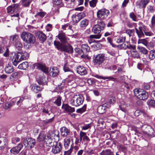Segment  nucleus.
Returning <instances> with one entry per match:
<instances>
[{"instance_id":"nucleus-1","label":"nucleus","mask_w":155,"mask_h":155,"mask_svg":"<svg viewBox=\"0 0 155 155\" xmlns=\"http://www.w3.org/2000/svg\"><path fill=\"white\" fill-rule=\"evenodd\" d=\"M54 44L58 50L69 53H72L73 52V48L68 43L62 44L58 41H55L54 42Z\"/></svg>"},{"instance_id":"nucleus-2","label":"nucleus","mask_w":155,"mask_h":155,"mask_svg":"<svg viewBox=\"0 0 155 155\" xmlns=\"http://www.w3.org/2000/svg\"><path fill=\"white\" fill-rule=\"evenodd\" d=\"M28 57L29 54L27 52H18L14 54L12 60L13 65L16 66L18 63L22 61L26 60Z\"/></svg>"},{"instance_id":"nucleus-3","label":"nucleus","mask_w":155,"mask_h":155,"mask_svg":"<svg viewBox=\"0 0 155 155\" xmlns=\"http://www.w3.org/2000/svg\"><path fill=\"white\" fill-rule=\"evenodd\" d=\"M21 37L24 41L28 44H34L36 41V38L34 35L29 32H23Z\"/></svg>"},{"instance_id":"nucleus-4","label":"nucleus","mask_w":155,"mask_h":155,"mask_svg":"<svg viewBox=\"0 0 155 155\" xmlns=\"http://www.w3.org/2000/svg\"><path fill=\"white\" fill-rule=\"evenodd\" d=\"M84 100V98L82 95H75L71 99L70 104L72 106H78L83 103Z\"/></svg>"},{"instance_id":"nucleus-5","label":"nucleus","mask_w":155,"mask_h":155,"mask_svg":"<svg viewBox=\"0 0 155 155\" xmlns=\"http://www.w3.org/2000/svg\"><path fill=\"white\" fill-rule=\"evenodd\" d=\"M134 95L140 100L146 99L148 97L147 93L142 89H136L134 90Z\"/></svg>"},{"instance_id":"nucleus-6","label":"nucleus","mask_w":155,"mask_h":155,"mask_svg":"<svg viewBox=\"0 0 155 155\" xmlns=\"http://www.w3.org/2000/svg\"><path fill=\"white\" fill-rule=\"evenodd\" d=\"M108 10L105 8L99 10L97 13V17L100 20H103L107 17L109 14Z\"/></svg>"},{"instance_id":"nucleus-7","label":"nucleus","mask_w":155,"mask_h":155,"mask_svg":"<svg viewBox=\"0 0 155 155\" xmlns=\"http://www.w3.org/2000/svg\"><path fill=\"white\" fill-rule=\"evenodd\" d=\"M105 60V55L104 54H99L94 57L93 61L95 65L101 64Z\"/></svg>"},{"instance_id":"nucleus-8","label":"nucleus","mask_w":155,"mask_h":155,"mask_svg":"<svg viewBox=\"0 0 155 155\" xmlns=\"http://www.w3.org/2000/svg\"><path fill=\"white\" fill-rule=\"evenodd\" d=\"M23 143L26 147L31 149L35 145V140L32 138L28 137L24 140Z\"/></svg>"},{"instance_id":"nucleus-9","label":"nucleus","mask_w":155,"mask_h":155,"mask_svg":"<svg viewBox=\"0 0 155 155\" xmlns=\"http://www.w3.org/2000/svg\"><path fill=\"white\" fill-rule=\"evenodd\" d=\"M56 37H58L61 43L62 44L68 43L69 40L68 38L66 36L65 33L63 32L59 33Z\"/></svg>"},{"instance_id":"nucleus-10","label":"nucleus","mask_w":155,"mask_h":155,"mask_svg":"<svg viewBox=\"0 0 155 155\" xmlns=\"http://www.w3.org/2000/svg\"><path fill=\"white\" fill-rule=\"evenodd\" d=\"M34 67H36V68L41 70L45 73L47 74L48 72V68H47L44 64L40 63H36L33 64Z\"/></svg>"},{"instance_id":"nucleus-11","label":"nucleus","mask_w":155,"mask_h":155,"mask_svg":"<svg viewBox=\"0 0 155 155\" xmlns=\"http://www.w3.org/2000/svg\"><path fill=\"white\" fill-rule=\"evenodd\" d=\"M148 0H140L137 1L136 3V5L139 8L144 9L147 5L150 2Z\"/></svg>"},{"instance_id":"nucleus-12","label":"nucleus","mask_w":155,"mask_h":155,"mask_svg":"<svg viewBox=\"0 0 155 155\" xmlns=\"http://www.w3.org/2000/svg\"><path fill=\"white\" fill-rule=\"evenodd\" d=\"M85 16L84 13L82 12L74 15L72 17L73 21L74 23H77Z\"/></svg>"},{"instance_id":"nucleus-13","label":"nucleus","mask_w":155,"mask_h":155,"mask_svg":"<svg viewBox=\"0 0 155 155\" xmlns=\"http://www.w3.org/2000/svg\"><path fill=\"white\" fill-rule=\"evenodd\" d=\"M81 50L83 52V54L81 56L82 58H84L87 56V53L90 50V48L86 44L82 45L81 46Z\"/></svg>"},{"instance_id":"nucleus-14","label":"nucleus","mask_w":155,"mask_h":155,"mask_svg":"<svg viewBox=\"0 0 155 155\" xmlns=\"http://www.w3.org/2000/svg\"><path fill=\"white\" fill-rule=\"evenodd\" d=\"M30 87L31 90L36 93L41 91L43 89L42 86H41L39 84L37 85L36 84H31Z\"/></svg>"},{"instance_id":"nucleus-15","label":"nucleus","mask_w":155,"mask_h":155,"mask_svg":"<svg viewBox=\"0 0 155 155\" xmlns=\"http://www.w3.org/2000/svg\"><path fill=\"white\" fill-rule=\"evenodd\" d=\"M36 35L40 41L42 42L46 41L47 37L46 35L41 31H38L36 33Z\"/></svg>"},{"instance_id":"nucleus-16","label":"nucleus","mask_w":155,"mask_h":155,"mask_svg":"<svg viewBox=\"0 0 155 155\" xmlns=\"http://www.w3.org/2000/svg\"><path fill=\"white\" fill-rule=\"evenodd\" d=\"M110 107V105L105 103L103 105L100 106L97 108V112L100 114H102L104 113L106 111V108H109Z\"/></svg>"},{"instance_id":"nucleus-17","label":"nucleus","mask_w":155,"mask_h":155,"mask_svg":"<svg viewBox=\"0 0 155 155\" xmlns=\"http://www.w3.org/2000/svg\"><path fill=\"white\" fill-rule=\"evenodd\" d=\"M144 29H145L144 27L140 26L138 28V29L135 28L136 33L137 34L138 37L139 38H143L144 37L145 35L144 32Z\"/></svg>"},{"instance_id":"nucleus-18","label":"nucleus","mask_w":155,"mask_h":155,"mask_svg":"<svg viewBox=\"0 0 155 155\" xmlns=\"http://www.w3.org/2000/svg\"><path fill=\"white\" fill-rule=\"evenodd\" d=\"M23 147L22 144L19 143L17 146L11 149L10 151L12 153L16 155L19 153Z\"/></svg>"},{"instance_id":"nucleus-19","label":"nucleus","mask_w":155,"mask_h":155,"mask_svg":"<svg viewBox=\"0 0 155 155\" xmlns=\"http://www.w3.org/2000/svg\"><path fill=\"white\" fill-rule=\"evenodd\" d=\"M76 71L77 72L81 75H84L87 74L85 68L83 66H79L77 68Z\"/></svg>"},{"instance_id":"nucleus-20","label":"nucleus","mask_w":155,"mask_h":155,"mask_svg":"<svg viewBox=\"0 0 155 155\" xmlns=\"http://www.w3.org/2000/svg\"><path fill=\"white\" fill-rule=\"evenodd\" d=\"M62 108L64 109L66 112L69 113H73L75 111L74 107H72L66 104H62Z\"/></svg>"},{"instance_id":"nucleus-21","label":"nucleus","mask_w":155,"mask_h":155,"mask_svg":"<svg viewBox=\"0 0 155 155\" xmlns=\"http://www.w3.org/2000/svg\"><path fill=\"white\" fill-rule=\"evenodd\" d=\"M59 73L58 68L56 67H53L49 70V74L51 76L53 77L58 75Z\"/></svg>"},{"instance_id":"nucleus-22","label":"nucleus","mask_w":155,"mask_h":155,"mask_svg":"<svg viewBox=\"0 0 155 155\" xmlns=\"http://www.w3.org/2000/svg\"><path fill=\"white\" fill-rule=\"evenodd\" d=\"M73 145V142H71V140L68 138H66L64 140V146L66 150H68L71 147V143Z\"/></svg>"},{"instance_id":"nucleus-23","label":"nucleus","mask_w":155,"mask_h":155,"mask_svg":"<svg viewBox=\"0 0 155 155\" xmlns=\"http://www.w3.org/2000/svg\"><path fill=\"white\" fill-rule=\"evenodd\" d=\"M101 30H103L100 27V25H96L94 26L92 29V31L94 33L98 34H101L100 33Z\"/></svg>"},{"instance_id":"nucleus-24","label":"nucleus","mask_w":155,"mask_h":155,"mask_svg":"<svg viewBox=\"0 0 155 155\" xmlns=\"http://www.w3.org/2000/svg\"><path fill=\"white\" fill-rule=\"evenodd\" d=\"M61 146L59 144L58 145H56L54 147L52 150V152L54 154H57L59 153L61 150Z\"/></svg>"},{"instance_id":"nucleus-25","label":"nucleus","mask_w":155,"mask_h":155,"mask_svg":"<svg viewBox=\"0 0 155 155\" xmlns=\"http://www.w3.org/2000/svg\"><path fill=\"white\" fill-rule=\"evenodd\" d=\"M37 82L39 85H47V82H46L45 77L43 76L40 78L39 79L37 80Z\"/></svg>"},{"instance_id":"nucleus-26","label":"nucleus","mask_w":155,"mask_h":155,"mask_svg":"<svg viewBox=\"0 0 155 155\" xmlns=\"http://www.w3.org/2000/svg\"><path fill=\"white\" fill-rule=\"evenodd\" d=\"M5 73L9 74L12 72L14 71V69L12 66L8 64L6 65L5 68Z\"/></svg>"},{"instance_id":"nucleus-27","label":"nucleus","mask_w":155,"mask_h":155,"mask_svg":"<svg viewBox=\"0 0 155 155\" xmlns=\"http://www.w3.org/2000/svg\"><path fill=\"white\" fill-rule=\"evenodd\" d=\"M61 136H67L69 134L70 131L65 127H62L61 129Z\"/></svg>"},{"instance_id":"nucleus-28","label":"nucleus","mask_w":155,"mask_h":155,"mask_svg":"<svg viewBox=\"0 0 155 155\" xmlns=\"http://www.w3.org/2000/svg\"><path fill=\"white\" fill-rule=\"evenodd\" d=\"M28 67V62L25 61L20 64L18 66V68L21 69L26 70Z\"/></svg>"},{"instance_id":"nucleus-29","label":"nucleus","mask_w":155,"mask_h":155,"mask_svg":"<svg viewBox=\"0 0 155 155\" xmlns=\"http://www.w3.org/2000/svg\"><path fill=\"white\" fill-rule=\"evenodd\" d=\"M55 101H54L53 103L58 106H60L61 104V97L60 96H58L56 97H55Z\"/></svg>"},{"instance_id":"nucleus-30","label":"nucleus","mask_w":155,"mask_h":155,"mask_svg":"<svg viewBox=\"0 0 155 155\" xmlns=\"http://www.w3.org/2000/svg\"><path fill=\"white\" fill-rule=\"evenodd\" d=\"M137 49H138L139 52L143 54H146L148 53L147 50L144 47L138 46L137 47Z\"/></svg>"},{"instance_id":"nucleus-31","label":"nucleus","mask_w":155,"mask_h":155,"mask_svg":"<svg viewBox=\"0 0 155 155\" xmlns=\"http://www.w3.org/2000/svg\"><path fill=\"white\" fill-rule=\"evenodd\" d=\"M89 23L88 20L84 19L80 22V27L82 28L85 27L87 26Z\"/></svg>"},{"instance_id":"nucleus-32","label":"nucleus","mask_w":155,"mask_h":155,"mask_svg":"<svg viewBox=\"0 0 155 155\" xmlns=\"http://www.w3.org/2000/svg\"><path fill=\"white\" fill-rule=\"evenodd\" d=\"M62 1V0H53V3L54 5L61 7L63 5Z\"/></svg>"},{"instance_id":"nucleus-33","label":"nucleus","mask_w":155,"mask_h":155,"mask_svg":"<svg viewBox=\"0 0 155 155\" xmlns=\"http://www.w3.org/2000/svg\"><path fill=\"white\" fill-rule=\"evenodd\" d=\"M100 155H114L113 153L110 150L103 151L100 153Z\"/></svg>"},{"instance_id":"nucleus-34","label":"nucleus","mask_w":155,"mask_h":155,"mask_svg":"<svg viewBox=\"0 0 155 155\" xmlns=\"http://www.w3.org/2000/svg\"><path fill=\"white\" fill-rule=\"evenodd\" d=\"M73 148V144H71V147L68 150H67L64 151V155H70L72 153Z\"/></svg>"},{"instance_id":"nucleus-35","label":"nucleus","mask_w":155,"mask_h":155,"mask_svg":"<svg viewBox=\"0 0 155 155\" xmlns=\"http://www.w3.org/2000/svg\"><path fill=\"white\" fill-rule=\"evenodd\" d=\"M15 47L17 48L19 51L20 50L22 47V45L21 41L19 40L17 41L14 44Z\"/></svg>"},{"instance_id":"nucleus-36","label":"nucleus","mask_w":155,"mask_h":155,"mask_svg":"<svg viewBox=\"0 0 155 155\" xmlns=\"http://www.w3.org/2000/svg\"><path fill=\"white\" fill-rule=\"evenodd\" d=\"M149 58L150 60H152L155 58V50H152L150 51Z\"/></svg>"},{"instance_id":"nucleus-37","label":"nucleus","mask_w":155,"mask_h":155,"mask_svg":"<svg viewBox=\"0 0 155 155\" xmlns=\"http://www.w3.org/2000/svg\"><path fill=\"white\" fill-rule=\"evenodd\" d=\"M129 45V43L128 42H124L123 43L120 45V46L122 49H125L128 47V45Z\"/></svg>"},{"instance_id":"nucleus-38","label":"nucleus","mask_w":155,"mask_h":155,"mask_svg":"<svg viewBox=\"0 0 155 155\" xmlns=\"http://www.w3.org/2000/svg\"><path fill=\"white\" fill-rule=\"evenodd\" d=\"M18 36L17 35H15L11 36V40L13 41L14 44L17 41H18Z\"/></svg>"},{"instance_id":"nucleus-39","label":"nucleus","mask_w":155,"mask_h":155,"mask_svg":"<svg viewBox=\"0 0 155 155\" xmlns=\"http://www.w3.org/2000/svg\"><path fill=\"white\" fill-rule=\"evenodd\" d=\"M86 107V105L84 104L82 108L77 109L76 110V112L78 113H82L85 111Z\"/></svg>"},{"instance_id":"nucleus-40","label":"nucleus","mask_w":155,"mask_h":155,"mask_svg":"<svg viewBox=\"0 0 155 155\" xmlns=\"http://www.w3.org/2000/svg\"><path fill=\"white\" fill-rule=\"evenodd\" d=\"M126 40L125 37H119L117 39L116 42L118 44L124 42Z\"/></svg>"},{"instance_id":"nucleus-41","label":"nucleus","mask_w":155,"mask_h":155,"mask_svg":"<svg viewBox=\"0 0 155 155\" xmlns=\"http://www.w3.org/2000/svg\"><path fill=\"white\" fill-rule=\"evenodd\" d=\"M137 43L138 44H142L146 46H147L148 44L147 41L145 39H139Z\"/></svg>"},{"instance_id":"nucleus-42","label":"nucleus","mask_w":155,"mask_h":155,"mask_svg":"<svg viewBox=\"0 0 155 155\" xmlns=\"http://www.w3.org/2000/svg\"><path fill=\"white\" fill-rule=\"evenodd\" d=\"M13 12L14 13L15 12H16L18 10V7L19 5L18 4H14L13 6H11Z\"/></svg>"},{"instance_id":"nucleus-43","label":"nucleus","mask_w":155,"mask_h":155,"mask_svg":"<svg viewBox=\"0 0 155 155\" xmlns=\"http://www.w3.org/2000/svg\"><path fill=\"white\" fill-rule=\"evenodd\" d=\"M120 150H121L124 153H126L127 151V147L124 145H121L118 146Z\"/></svg>"},{"instance_id":"nucleus-44","label":"nucleus","mask_w":155,"mask_h":155,"mask_svg":"<svg viewBox=\"0 0 155 155\" xmlns=\"http://www.w3.org/2000/svg\"><path fill=\"white\" fill-rule=\"evenodd\" d=\"M46 14V13L45 12L41 11L37 13L35 15V16L36 17L39 16L41 18H43Z\"/></svg>"},{"instance_id":"nucleus-45","label":"nucleus","mask_w":155,"mask_h":155,"mask_svg":"<svg viewBox=\"0 0 155 155\" xmlns=\"http://www.w3.org/2000/svg\"><path fill=\"white\" fill-rule=\"evenodd\" d=\"M97 0H92L89 2V5L92 8H94L96 6L97 2Z\"/></svg>"},{"instance_id":"nucleus-46","label":"nucleus","mask_w":155,"mask_h":155,"mask_svg":"<svg viewBox=\"0 0 155 155\" xmlns=\"http://www.w3.org/2000/svg\"><path fill=\"white\" fill-rule=\"evenodd\" d=\"M19 75V74L18 72H15L12 73L10 77V79L11 80L12 78H18Z\"/></svg>"},{"instance_id":"nucleus-47","label":"nucleus","mask_w":155,"mask_h":155,"mask_svg":"<svg viewBox=\"0 0 155 155\" xmlns=\"http://www.w3.org/2000/svg\"><path fill=\"white\" fill-rule=\"evenodd\" d=\"M129 16L133 21H137V18L133 12H132L130 13Z\"/></svg>"},{"instance_id":"nucleus-48","label":"nucleus","mask_w":155,"mask_h":155,"mask_svg":"<svg viewBox=\"0 0 155 155\" xmlns=\"http://www.w3.org/2000/svg\"><path fill=\"white\" fill-rule=\"evenodd\" d=\"M29 0H22V4L24 6H28L30 4Z\"/></svg>"},{"instance_id":"nucleus-49","label":"nucleus","mask_w":155,"mask_h":155,"mask_svg":"<svg viewBox=\"0 0 155 155\" xmlns=\"http://www.w3.org/2000/svg\"><path fill=\"white\" fill-rule=\"evenodd\" d=\"M24 99L25 98L24 97H21L19 98V99L18 100L17 102V104L18 106L21 105L22 104V102Z\"/></svg>"},{"instance_id":"nucleus-50","label":"nucleus","mask_w":155,"mask_h":155,"mask_svg":"<svg viewBox=\"0 0 155 155\" xmlns=\"http://www.w3.org/2000/svg\"><path fill=\"white\" fill-rule=\"evenodd\" d=\"M98 24L97 25H100L101 28L103 30L105 26L104 23L102 21L100 20L99 22H98Z\"/></svg>"},{"instance_id":"nucleus-51","label":"nucleus","mask_w":155,"mask_h":155,"mask_svg":"<svg viewBox=\"0 0 155 155\" xmlns=\"http://www.w3.org/2000/svg\"><path fill=\"white\" fill-rule=\"evenodd\" d=\"M54 117L50 119L44 120L43 121V122L44 124H49L53 121L54 120Z\"/></svg>"},{"instance_id":"nucleus-52","label":"nucleus","mask_w":155,"mask_h":155,"mask_svg":"<svg viewBox=\"0 0 155 155\" xmlns=\"http://www.w3.org/2000/svg\"><path fill=\"white\" fill-rule=\"evenodd\" d=\"M91 124H85L84 126L82 127V129L83 130H86L90 128L91 127Z\"/></svg>"},{"instance_id":"nucleus-53","label":"nucleus","mask_w":155,"mask_h":155,"mask_svg":"<svg viewBox=\"0 0 155 155\" xmlns=\"http://www.w3.org/2000/svg\"><path fill=\"white\" fill-rule=\"evenodd\" d=\"M101 36V34H98L97 35H91L89 36L90 38L99 39Z\"/></svg>"},{"instance_id":"nucleus-54","label":"nucleus","mask_w":155,"mask_h":155,"mask_svg":"<svg viewBox=\"0 0 155 155\" xmlns=\"http://www.w3.org/2000/svg\"><path fill=\"white\" fill-rule=\"evenodd\" d=\"M65 80H63L62 82L59 85H58V87L59 89L62 90L63 89L65 85Z\"/></svg>"},{"instance_id":"nucleus-55","label":"nucleus","mask_w":155,"mask_h":155,"mask_svg":"<svg viewBox=\"0 0 155 155\" xmlns=\"http://www.w3.org/2000/svg\"><path fill=\"white\" fill-rule=\"evenodd\" d=\"M144 33L146 36H151L153 35V34L151 31H148L144 29Z\"/></svg>"},{"instance_id":"nucleus-56","label":"nucleus","mask_w":155,"mask_h":155,"mask_svg":"<svg viewBox=\"0 0 155 155\" xmlns=\"http://www.w3.org/2000/svg\"><path fill=\"white\" fill-rule=\"evenodd\" d=\"M106 79H108L114 81H117V78H114L112 77H105V78H103L104 80H105Z\"/></svg>"},{"instance_id":"nucleus-57","label":"nucleus","mask_w":155,"mask_h":155,"mask_svg":"<svg viewBox=\"0 0 155 155\" xmlns=\"http://www.w3.org/2000/svg\"><path fill=\"white\" fill-rule=\"evenodd\" d=\"M151 24L152 27H154L155 26V16L153 15L151 19Z\"/></svg>"},{"instance_id":"nucleus-58","label":"nucleus","mask_w":155,"mask_h":155,"mask_svg":"<svg viewBox=\"0 0 155 155\" xmlns=\"http://www.w3.org/2000/svg\"><path fill=\"white\" fill-rule=\"evenodd\" d=\"M63 69L65 72L70 71H71L70 69L68 68L67 64H65L63 67Z\"/></svg>"},{"instance_id":"nucleus-59","label":"nucleus","mask_w":155,"mask_h":155,"mask_svg":"<svg viewBox=\"0 0 155 155\" xmlns=\"http://www.w3.org/2000/svg\"><path fill=\"white\" fill-rule=\"evenodd\" d=\"M80 141H87L89 140V138L87 136H80Z\"/></svg>"},{"instance_id":"nucleus-60","label":"nucleus","mask_w":155,"mask_h":155,"mask_svg":"<svg viewBox=\"0 0 155 155\" xmlns=\"http://www.w3.org/2000/svg\"><path fill=\"white\" fill-rule=\"evenodd\" d=\"M115 97H112L109 100V102L110 104H114L115 102Z\"/></svg>"},{"instance_id":"nucleus-61","label":"nucleus","mask_w":155,"mask_h":155,"mask_svg":"<svg viewBox=\"0 0 155 155\" xmlns=\"http://www.w3.org/2000/svg\"><path fill=\"white\" fill-rule=\"evenodd\" d=\"M12 105L11 103L8 102L5 104V109H8L10 108Z\"/></svg>"},{"instance_id":"nucleus-62","label":"nucleus","mask_w":155,"mask_h":155,"mask_svg":"<svg viewBox=\"0 0 155 155\" xmlns=\"http://www.w3.org/2000/svg\"><path fill=\"white\" fill-rule=\"evenodd\" d=\"M133 31V30L128 29L126 31V33L129 35V37H130L131 36L132 33Z\"/></svg>"},{"instance_id":"nucleus-63","label":"nucleus","mask_w":155,"mask_h":155,"mask_svg":"<svg viewBox=\"0 0 155 155\" xmlns=\"http://www.w3.org/2000/svg\"><path fill=\"white\" fill-rule=\"evenodd\" d=\"M7 12L11 14L14 13L12 11V8L11 6H10L7 8Z\"/></svg>"},{"instance_id":"nucleus-64","label":"nucleus","mask_w":155,"mask_h":155,"mask_svg":"<svg viewBox=\"0 0 155 155\" xmlns=\"http://www.w3.org/2000/svg\"><path fill=\"white\" fill-rule=\"evenodd\" d=\"M148 9L150 13H152L154 12V9L152 6L150 5L149 7H148Z\"/></svg>"}]
</instances>
